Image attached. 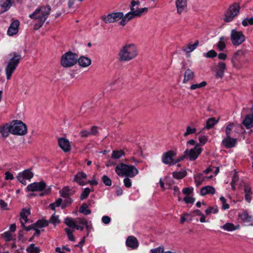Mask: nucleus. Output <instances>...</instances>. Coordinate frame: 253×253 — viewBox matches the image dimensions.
Returning <instances> with one entry per match:
<instances>
[{
	"mask_svg": "<svg viewBox=\"0 0 253 253\" xmlns=\"http://www.w3.org/2000/svg\"><path fill=\"white\" fill-rule=\"evenodd\" d=\"M50 10L51 7L49 5H42L37 8L33 13L29 15V17L36 21L34 29L38 30L43 25L50 14Z\"/></svg>",
	"mask_w": 253,
	"mask_h": 253,
	"instance_id": "nucleus-1",
	"label": "nucleus"
},
{
	"mask_svg": "<svg viewBox=\"0 0 253 253\" xmlns=\"http://www.w3.org/2000/svg\"><path fill=\"white\" fill-rule=\"evenodd\" d=\"M138 54V49L135 44L126 43L120 49L118 59L121 62H128L135 58Z\"/></svg>",
	"mask_w": 253,
	"mask_h": 253,
	"instance_id": "nucleus-2",
	"label": "nucleus"
},
{
	"mask_svg": "<svg viewBox=\"0 0 253 253\" xmlns=\"http://www.w3.org/2000/svg\"><path fill=\"white\" fill-rule=\"evenodd\" d=\"M140 5L139 1L132 0L130 3V11L127 13L121 19L120 24L125 26L130 19L135 17H140L143 13L148 11V8H138Z\"/></svg>",
	"mask_w": 253,
	"mask_h": 253,
	"instance_id": "nucleus-3",
	"label": "nucleus"
},
{
	"mask_svg": "<svg viewBox=\"0 0 253 253\" xmlns=\"http://www.w3.org/2000/svg\"><path fill=\"white\" fill-rule=\"evenodd\" d=\"M21 55L15 52L10 53L8 55V61L5 67V73L7 80H10L20 63Z\"/></svg>",
	"mask_w": 253,
	"mask_h": 253,
	"instance_id": "nucleus-4",
	"label": "nucleus"
},
{
	"mask_svg": "<svg viewBox=\"0 0 253 253\" xmlns=\"http://www.w3.org/2000/svg\"><path fill=\"white\" fill-rule=\"evenodd\" d=\"M115 172L121 177H134L139 173L138 169L133 165L120 163L115 168Z\"/></svg>",
	"mask_w": 253,
	"mask_h": 253,
	"instance_id": "nucleus-5",
	"label": "nucleus"
},
{
	"mask_svg": "<svg viewBox=\"0 0 253 253\" xmlns=\"http://www.w3.org/2000/svg\"><path fill=\"white\" fill-rule=\"evenodd\" d=\"M177 155L176 151L174 150H169L164 153L161 157V161L165 165L169 166H174L177 163L183 160L185 156H180L175 158Z\"/></svg>",
	"mask_w": 253,
	"mask_h": 253,
	"instance_id": "nucleus-6",
	"label": "nucleus"
},
{
	"mask_svg": "<svg viewBox=\"0 0 253 253\" xmlns=\"http://www.w3.org/2000/svg\"><path fill=\"white\" fill-rule=\"evenodd\" d=\"M77 59V54L71 51H68L62 55L60 64L64 68H70L76 64Z\"/></svg>",
	"mask_w": 253,
	"mask_h": 253,
	"instance_id": "nucleus-7",
	"label": "nucleus"
},
{
	"mask_svg": "<svg viewBox=\"0 0 253 253\" xmlns=\"http://www.w3.org/2000/svg\"><path fill=\"white\" fill-rule=\"evenodd\" d=\"M10 124L11 134L17 135H24L27 133V126L22 122L15 120Z\"/></svg>",
	"mask_w": 253,
	"mask_h": 253,
	"instance_id": "nucleus-8",
	"label": "nucleus"
},
{
	"mask_svg": "<svg viewBox=\"0 0 253 253\" xmlns=\"http://www.w3.org/2000/svg\"><path fill=\"white\" fill-rule=\"evenodd\" d=\"M240 9V6L239 3H234L231 5L226 12L225 13L224 21L226 22L232 21L234 18L238 15Z\"/></svg>",
	"mask_w": 253,
	"mask_h": 253,
	"instance_id": "nucleus-9",
	"label": "nucleus"
},
{
	"mask_svg": "<svg viewBox=\"0 0 253 253\" xmlns=\"http://www.w3.org/2000/svg\"><path fill=\"white\" fill-rule=\"evenodd\" d=\"M46 185L43 181L39 182H34L29 184L26 189L28 191H42L40 194L41 196H43L47 194L49 190L46 189Z\"/></svg>",
	"mask_w": 253,
	"mask_h": 253,
	"instance_id": "nucleus-10",
	"label": "nucleus"
},
{
	"mask_svg": "<svg viewBox=\"0 0 253 253\" xmlns=\"http://www.w3.org/2000/svg\"><path fill=\"white\" fill-rule=\"evenodd\" d=\"M230 38L232 44L235 46L241 45L245 41V37L242 32L235 29L231 30Z\"/></svg>",
	"mask_w": 253,
	"mask_h": 253,
	"instance_id": "nucleus-11",
	"label": "nucleus"
},
{
	"mask_svg": "<svg viewBox=\"0 0 253 253\" xmlns=\"http://www.w3.org/2000/svg\"><path fill=\"white\" fill-rule=\"evenodd\" d=\"M202 152V148L199 144H196L194 148L186 149L184 152L185 158H188L190 161L195 160Z\"/></svg>",
	"mask_w": 253,
	"mask_h": 253,
	"instance_id": "nucleus-12",
	"label": "nucleus"
},
{
	"mask_svg": "<svg viewBox=\"0 0 253 253\" xmlns=\"http://www.w3.org/2000/svg\"><path fill=\"white\" fill-rule=\"evenodd\" d=\"M123 16V13L122 12H112L107 15L102 16L101 19L105 23H110L118 21L121 20Z\"/></svg>",
	"mask_w": 253,
	"mask_h": 253,
	"instance_id": "nucleus-13",
	"label": "nucleus"
},
{
	"mask_svg": "<svg viewBox=\"0 0 253 253\" xmlns=\"http://www.w3.org/2000/svg\"><path fill=\"white\" fill-rule=\"evenodd\" d=\"M34 176V173L30 169H27L19 172L17 176V180L22 184H26V180L30 181Z\"/></svg>",
	"mask_w": 253,
	"mask_h": 253,
	"instance_id": "nucleus-14",
	"label": "nucleus"
},
{
	"mask_svg": "<svg viewBox=\"0 0 253 253\" xmlns=\"http://www.w3.org/2000/svg\"><path fill=\"white\" fill-rule=\"evenodd\" d=\"M126 247L131 250H136L139 246V242L136 237L133 236H129L126 241Z\"/></svg>",
	"mask_w": 253,
	"mask_h": 253,
	"instance_id": "nucleus-15",
	"label": "nucleus"
},
{
	"mask_svg": "<svg viewBox=\"0 0 253 253\" xmlns=\"http://www.w3.org/2000/svg\"><path fill=\"white\" fill-rule=\"evenodd\" d=\"M58 142L59 147L64 152L70 151L71 145L68 139L64 137H61L58 139Z\"/></svg>",
	"mask_w": 253,
	"mask_h": 253,
	"instance_id": "nucleus-16",
	"label": "nucleus"
},
{
	"mask_svg": "<svg viewBox=\"0 0 253 253\" xmlns=\"http://www.w3.org/2000/svg\"><path fill=\"white\" fill-rule=\"evenodd\" d=\"M86 178L87 175L84 172H80L75 175L74 180L80 185H84L86 184Z\"/></svg>",
	"mask_w": 253,
	"mask_h": 253,
	"instance_id": "nucleus-17",
	"label": "nucleus"
},
{
	"mask_svg": "<svg viewBox=\"0 0 253 253\" xmlns=\"http://www.w3.org/2000/svg\"><path fill=\"white\" fill-rule=\"evenodd\" d=\"M19 26V22L18 20L12 22L7 30V34L12 36L17 34L18 31Z\"/></svg>",
	"mask_w": 253,
	"mask_h": 253,
	"instance_id": "nucleus-18",
	"label": "nucleus"
},
{
	"mask_svg": "<svg viewBox=\"0 0 253 253\" xmlns=\"http://www.w3.org/2000/svg\"><path fill=\"white\" fill-rule=\"evenodd\" d=\"M175 4L177 11L179 14L186 11L187 0H176Z\"/></svg>",
	"mask_w": 253,
	"mask_h": 253,
	"instance_id": "nucleus-19",
	"label": "nucleus"
},
{
	"mask_svg": "<svg viewBox=\"0 0 253 253\" xmlns=\"http://www.w3.org/2000/svg\"><path fill=\"white\" fill-rule=\"evenodd\" d=\"M226 64L222 62H219L215 71V76L217 78H222L224 74V71L226 69Z\"/></svg>",
	"mask_w": 253,
	"mask_h": 253,
	"instance_id": "nucleus-20",
	"label": "nucleus"
},
{
	"mask_svg": "<svg viewBox=\"0 0 253 253\" xmlns=\"http://www.w3.org/2000/svg\"><path fill=\"white\" fill-rule=\"evenodd\" d=\"M236 142V139L231 138V136H226L223 139L222 144L226 148H230L235 146Z\"/></svg>",
	"mask_w": 253,
	"mask_h": 253,
	"instance_id": "nucleus-21",
	"label": "nucleus"
},
{
	"mask_svg": "<svg viewBox=\"0 0 253 253\" xmlns=\"http://www.w3.org/2000/svg\"><path fill=\"white\" fill-rule=\"evenodd\" d=\"M30 214V211L29 210L23 209L20 212V223L21 226H24L28 222V216Z\"/></svg>",
	"mask_w": 253,
	"mask_h": 253,
	"instance_id": "nucleus-22",
	"label": "nucleus"
},
{
	"mask_svg": "<svg viewBox=\"0 0 253 253\" xmlns=\"http://www.w3.org/2000/svg\"><path fill=\"white\" fill-rule=\"evenodd\" d=\"M77 62L79 65L82 67H86L89 66L91 63V59L85 56H81L78 58Z\"/></svg>",
	"mask_w": 253,
	"mask_h": 253,
	"instance_id": "nucleus-23",
	"label": "nucleus"
},
{
	"mask_svg": "<svg viewBox=\"0 0 253 253\" xmlns=\"http://www.w3.org/2000/svg\"><path fill=\"white\" fill-rule=\"evenodd\" d=\"M240 227L239 225H235L232 223H226L222 226H220V228L228 232H232L238 229Z\"/></svg>",
	"mask_w": 253,
	"mask_h": 253,
	"instance_id": "nucleus-24",
	"label": "nucleus"
},
{
	"mask_svg": "<svg viewBox=\"0 0 253 253\" xmlns=\"http://www.w3.org/2000/svg\"><path fill=\"white\" fill-rule=\"evenodd\" d=\"M195 77V74L190 69L188 68L185 72L183 83H186L189 81L192 80Z\"/></svg>",
	"mask_w": 253,
	"mask_h": 253,
	"instance_id": "nucleus-25",
	"label": "nucleus"
},
{
	"mask_svg": "<svg viewBox=\"0 0 253 253\" xmlns=\"http://www.w3.org/2000/svg\"><path fill=\"white\" fill-rule=\"evenodd\" d=\"M215 193L214 188L211 186H206L202 187L201 189L200 193L202 196H205L207 194L213 195Z\"/></svg>",
	"mask_w": 253,
	"mask_h": 253,
	"instance_id": "nucleus-26",
	"label": "nucleus"
},
{
	"mask_svg": "<svg viewBox=\"0 0 253 253\" xmlns=\"http://www.w3.org/2000/svg\"><path fill=\"white\" fill-rule=\"evenodd\" d=\"M243 124L248 129L253 127V115L249 114L247 115L243 122Z\"/></svg>",
	"mask_w": 253,
	"mask_h": 253,
	"instance_id": "nucleus-27",
	"label": "nucleus"
},
{
	"mask_svg": "<svg viewBox=\"0 0 253 253\" xmlns=\"http://www.w3.org/2000/svg\"><path fill=\"white\" fill-rule=\"evenodd\" d=\"M0 133L3 137H7L9 133H11L10 124H6L0 127Z\"/></svg>",
	"mask_w": 253,
	"mask_h": 253,
	"instance_id": "nucleus-28",
	"label": "nucleus"
},
{
	"mask_svg": "<svg viewBox=\"0 0 253 253\" xmlns=\"http://www.w3.org/2000/svg\"><path fill=\"white\" fill-rule=\"evenodd\" d=\"M244 190L245 193V200L248 203H250L252 200V191L251 187H250L249 185H245Z\"/></svg>",
	"mask_w": 253,
	"mask_h": 253,
	"instance_id": "nucleus-29",
	"label": "nucleus"
},
{
	"mask_svg": "<svg viewBox=\"0 0 253 253\" xmlns=\"http://www.w3.org/2000/svg\"><path fill=\"white\" fill-rule=\"evenodd\" d=\"M241 219L245 222L250 223L253 221V217L247 211H245L240 215Z\"/></svg>",
	"mask_w": 253,
	"mask_h": 253,
	"instance_id": "nucleus-30",
	"label": "nucleus"
},
{
	"mask_svg": "<svg viewBox=\"0 0 253 253\" xmlns=\"http://www.w3.org/2000/svg\"><path fill=\"white\" fill-rule=\"evenodd\" d=\"M199 45V41H196L194 43H189L183 47V50L186 53H190L195 50Z\"/></svg>",
	"mask_w": 253,
	"mask_h": 253,
	"instance_id": "nucleus-31",
	"label": "nucleus"
},
{
	"mask_svg": "<svg viewBox=\"0 0 253 253\" xmlns=\"http://www.w3.org/2000/svg\"><path fill=\"white\" fill-rule=\"evenodd\" d=\"M228 38L225 37H221L217 44V47L220 51L223 50L226 47L225 42L227 41Z\"/></svg>",
	"mask_w": 253,
	"mask_h": 253,
	"instance_id": "nucleus-32",
	"label": "nucleus"
},
{
	"mask_svg": "<svg viewBox=\"0 0 253 253\" xmlns=\"http://www.w3.org/2000/svg\"><path fill=\"white\" fill-rule=\"evenodd\" d=\"M65 223L66 225L70 227V229H74L77 225L76 219L70 217H67L65 219Z\"/></svg>",
	"mask_w": 253,
	"mask_h": 253,
	"instance_id": "nucleus-33",
	"label": "nucleus"
},
{
	"mask_svg": "<svg viewBox=\"0 0 253 253\" xmlns=\"http://www.w3.org/2000/svg\"><path fill=\"white\" fill-rule=\"evenodd\" d=\"M125 155V153L123 150H114L112 151L111 158L113 159H119Z\"/></svg>",
	"mask_w": 253,
	"mask_h": 253,
	"instance_id": "nucleus-34",
	"label": "nucleus"
},
{
	"mask_svg": "<svg viewBox=\"0 0 253 253\" xmlns=\"http://www.w3.org/2000/svg\"><path fill=\"white\" fill-rule=\"evenodd\" d=\"M187 174V172L185 170L180 171H175L172 173V176L177 179H181L184 178Z\"/></svg>",
	"mask_w": 253,
	"mask_h": 253,
	"instance_id": "nucleus-35",
	"label": "nucleus"
},
{
	"mask_svg": "<svg viewBox=\"0 0 253 253\" xmlns=\"http://www.w3.org/2000/svg\"><path fill=\"white\" fill-rule=\"evenodd\" d=\"M197 132L196 128L192 126H186V131L183 133V136L184 137H187L190 134H193L196 133Z\"/></svg>",
	"mask_w": 253,
	"mask_h": 253,
	"instance_id": "nucleus-36",
	"label": "nucleus"
},
{
	"mask_svg": "<svg viewBox=\"0 0 253 253\" xmlns=\"http://www.w3.org/2000/svg\"><path fill=\"white\" fill-rule=\"evenodd\" d=\"M194 179L196 186H199L201 185L203 182L205 180L206 177L202 174L199 173L195 176Z\"/></svg>",
	"mask_w": 253,
	"mask_h": 253,
	"instance_id": "nucleus-37",
	"label": "nucleus"
},
{
	"mask_svg": "<svg viewBox=\"0 0 253 253\" xmlns=\"http://www.w3.org/2000/svg\"><path fill=\"white\" fill-rule=\"evenodd\" d=\"M77 224L79 223L84 225L86 229L88 231L90 228L89 225H88V221L85 218L79 217L76 219Z\"/></svg>",
	"mask_w": 253,
	"mask_h": 253,
	"instance_id": "nucleus-38",
	"label": "nucleus"
},
{
	"mask_svg": "<svg viewBox=\"0 0 253 253\" xmlns=\"http://www.w3.org/2000/svg\"><path fill=\"white\" fill-rule=\"evenodd\" d=\"M12 2L10 0H1L0 6L3 8L4 11H7L11 6Z\"/></svg>",
	"mask_w": 253,
	"mask_h": 253,
	"instance_id": "nucleus-39",
	"label": "nucleus"
},
{
	"mask_svg": "<svg viewBox=\"0 0 253 253\" xmlns=\"http://www.w3.org/2000/svg\"><path fill=\"white\" fill-rule=\"evenodd\" d=\"M79 212L85 215L90 214L91 211L88 209V205L86 204H83L79 209Z\"/></svg>",
	"mask_w": 253,
	"mask_h": 253,
	"instance_id": "nucleus-40",
	"label": "nucleus"
},
{
	"mask_svg": "<svg viewBox=\"0 0 253 253\" xmlns=\"http://www.w3.org/2000/svg\"><path fill=\"white\" fill-rule=\"evenodd\" d=\"M49 221L45 220H39L35 224L34 226L37 228H42L48 225Z\"/></svg>",
	"mask_w": 253,
	"mask_h": 253,
	"instance_id": "nucleus-41",
	"label": "nucleus"
},
{
	"mask_svg": "<svg viewBox=\"0 0 253 253\" xmlns=\"http://www.w3.org/2000/svg\"><path fill=\"white\" fill-rule=\"evenodd\" d=\"M74 230V229H70L69 228H66L65 229V231L68 236L69 240L72 242L75 241V238L73 235Z\"/></svg>",
	"mask_w": 253,
	"mask_h": 253,
	"instance_id": "nucleus-42",
	"label": "nucleus"
},
{
	"mask_svg": "<svg viewBox=\"0 0 253 253\" xmlns=\"http://www.w3.org/2000/svg\"><path fill=\"white\" fill-rule=\"evenodd\" d=\"M26 251L29 253H39L40 251L39 248L35 247L34 244H31L26 249Z\"/></svg>",
	"mask_w": 253,
	"mask_h": 253,
	"instance_id": "nucleus-43",
	"label": "nucleus"
},
{
	"mask_svg": "<svg viewBox=\"0 0 253 253\" xmlns=\"http://www.w3.org/2000/svg\"><path fill=\"white\" fill-rule=\"evenodd\" d=\"M207 84V83L205 81H203L200 84H192L190 87V89L191 90H195L198 88H200L203 87H205Z\"/></svg>",
	"mask_w": 253,
	"mask_h": 253,
	"instance_id": "nucleus-44",
	"label": "nucleus"
},
{
	"mask_svg": "<svg viewBox=\"0 0 253 253\" xmlns=\"http://www.w3.org/2000/svg\"><path fill=\"white\" fill-rule=\"evenodd\" d=\"M217 123V121L214 118H210L207 121L206 127L207 128L210 129L212 127Z\"/></svg>",
	"mask_w": 253,
	"mask_h": 253,
	"instance_id": "nucleus-45",
	"label": "nucleus"
},
{
	"mask_svg": "<svg viewBox=\"0 0 253 253\" xmlns=\"http://www.w3.org/2000/svg\"><path fill=\"white\" fill-rule=\"evenodd\" d=\"M164 182L166 186H168L167 188L171 189L172 186L174 184V181L169 177L166 176L164 177Z\"/></svg>",
	"mask_w": 253,
	"mask_h": 253,
	"instance_id": "nucleus-46",
	"label": "nucleus"
},
{
	"mask_svg": "<svg viewBox=\"0 0 253 253\" xmlns=\"http://www.w3.org/2000/svg\"><path fill=\"white\" fill-rule=\"evenodd\" d=\"M49 223H51L53 224L54 225H56L58 224L60 222V220L59 219V216L58 215L53 214L51 217L50 218L49 220Z\"/></svg>",
	"mask_w": 253,
	"mask_h": 253,
	"instance_id": "nucleus-47",
	"label": "nucleus"
},
{
	"mask_svg": "<svg viewBox=\"0 0 253 253\" xmlns=\"http://www.w3.org/2000/svg\"><path fill=\"white\" fill-rule=\"evenodd\" d=\"M242 24L244 27H247L249 25H253V17H250V18H244L242 22Z\"/></svg>",
	"mask_w": 253,
	"mask_h": 253,
	"instance_id": "nucleus-48",
	"label": "nucleus"
},
{
	"mask_svg": "<svg viewBox=\"0 0 253 253\" xmlns=\"http://www.w3.org/2000/svg\"><path fill=\"white\" fill-rule=\"evenodd\" d=\"M238 175L237 172H235L233 176L232 180L231 183V187L233 190H235L236 182L238 181Z\"/></svg>",
	"mask_w": 253,
	"mask_h": 253,
	"instance_id": "nucleus-49",
	"label": "nucleus"
},
{
	"mask_svg": "<svg viewBox=\"0 0 253 253\" xmlns=\"http://www.w3.org/2000/svg\"><path fill=\"white\" fill-rule=\"evenodd\" d=\"M172 190H173V195L174 196H176L178 198V201H180L181 200V198L180 197V191L179 188L177 186H174L172 187Z\"/></svg>",
	"mask_w": 253,
	"mask_h": 253,
	"instance_id": "nucleus-50",
	"label": "nucleus"
},
{
	"mask_svg": "<svg viewBox=\"0 0 253 253\" xmlns=\"http://www.w3.org/2000/svg\"><path fill=\"white\" fill-rule=\"evenodd\" d=\"M218 210L217 206L209 207L205 211V212L207 214H210L211 213L216 214L218 212Z\"/></svg>",
	"mask_w": 253,
	"mask_h": 253,
	"instance_id": "nucleus-51",
	"label": "nucleus"
},
{
	"mask_svg": "<svg viewBox=\"0 0 253 253\" xmlns=\"http://www.w3.org/2000/svg\"><path fill=\"white\" fill-rule=\"evenodd\" d=\"M62 202V200L60 198L57 199L55 202L50 204L49 207L53 211H55L56 207H58L60 206Z\"/></svg>",
	"mask_w": 253,
	"mask_h": 253,
	"instance_id": "nucleus-52",
	"label": "nucleus"
},
{
	"mask_svg": "<svg viewBox=\"0 0 253 253\" xmlns=\"http://www.w3.org/2000/svg\"><path fill=\"white\" fill-rule=\"evenodd\" d=\"M217 55L216 52L214 50H211L208 52L203 53V56L207 58H213Z\"/></svg>",
	"mask_w": 253,
	"mask_h": 253,
	"instance_id": "nucleus-53",
	"label": "nucleus"
},
{
	"mask_svg": "<svg viewBox=\"0 0 253 253\" xmlns=\"http://www.w3.org/2000/svg\"><path fill=\"white\" fill-rule=\"evenodd\" d=\"M90 192V190L88 188H85L83 191L81 195L80 198L81 200H84L86 199L88 196L89 193Z\"/></svg>",
	"mask_w": 253,
	"mask_h": 253,
	"instance_id": "nucleus-54",
	"label": "nucleus"
},
{
	"mask_svg": "<svg viewBox=\"0 0 253 253\" xmlns=\"http://www.w3.org/2000/svg\"><path fill=\"white\" fill-rule=\"evenodd\" d=\"M69 193L70 190L67 187H64L60 191L61 196L64 198L67 197L69 195Z\"/></svg>",
	"mask_w": 253,
	"mask_h": 253,
	"instance_id": "nucleus-55",
	"label": "nucleus"
},
{
	"mask_svg": "<svg viewBox=\"0 0 253 253\" xmlns=\"http://www.w3.org/2000/svg\"><path fill=\"white\" fill-rule=\"evenodd\" d=\"M126 162H130V163H134L135 165L141 162V161L139 160V159L135 156H133L129 158V159H126L125 160Z\"/></svg>",
	"mask_w": 253,
	"mask_h": 253,
	"instance_id": "nucleus-56",
	"label": "nucleus"
},
{
	"mask_svg": "<svg viewBox=\"0 0 253 253\" xmlns=\"http://www.w3.org/2000/svg\"><path fill=\"white\" fill-rule=\"evenodd\" d=\"M194 188L192 187L184 188L182 192L183 194L188 196L193 192Z\"/></svg>",
	"mask_w": 253,
	"mask_h": 253,
	"instance_id": "nucleus-57",
	"label": "nucleus"
},
{
	"mask_svg": "<svg viewBox=\"0 0 253 253\" xmlns=\"http://www.w3.org/2000/svg\"><path fill=\"white\" fill-rule=\"evenodd\" d=\"M130 178L129 177H125L124 179V185L126 188H130L132 185V181Z\"/></svg>",
	"mask_w": 253,
	"mask_h": 253,
	"instance_id": "nucleus-58",
	"label": "nucleus"
},
{
	"mask_svg": "<svg viewBox=\"0 0 253 253\" xmlns=\"http://www.w3.org/2000/svg\"><path fill=\"white\" fill-rule=\"evenodd\" d=\"M102 180L103 183L106 186H111L112 185V180L107 175H103L102 176Z\"/></svg>",
	"mask_w": 253,
	"mask_h": 253,
	"instance_id": "nucleus-59",
	"label": "nucleus"
},
{
	"mask_svg": "<svg viewBox=\"0 0 253 253\" xmlns=\"http://www.w3.org/2000/svg\"><path fill=\"white\" fill-rule=\"evenodd\" d=\"M220 200L222 204L223 209L227 210L229 208V205L228 204L226 203V200L224 197L221 196L220 197Z\"/></svg>",
	"mask_w": 253,
	"mask_h": 253,
	"instance_id": "nucleus-60",
	"label": "nucleus"
},
{
	"mask_svg": "<svg viewBox=\"0 0 253 253\" xmlns=\"http://www.w3.org/2000/svg\"><path fill=\"white\" fill-rule=\"evenodd\" d=\"M234 125L233 123L229 124L226 128L225 132L226 136H230V132L231 130L233 129Z\"/></svg>",
	"mask_w": 253,
	"mask_h": 253,
	"instance_id": "nucleus-61",
	"label": "nucleus"
},
{
	"mask_svg": "<svg viewBox=\"0 0 253 253\" xmlns=\"http://www.w3.org/2000/svg\"><path fill=\"white\" fill-rule=\"evenodd\" d=\"M183 201L186 204H193L195 202V199L189 196H186L184 198Z\"/></svg>",
	"mask_w": 253,
	"mask_h": 253,
	"instance_id": "nucleus-62",
	"label": "nucleus"
},
{
	"mask_svg": "<svg viewBox=\"0 0 253 253\" xmlns=\"http://www.w3.org/2000/svg\"><path fill=\"white\" fill-rule=\"evenodd\" d=\"M151 253H164V250L163 248H161L160 247H158L155 249H153L150 250Z\"/></svg>",
	"mask_w": 253,
	"mask_h": 253,
	"instance_id": "nucleus-63",
	"label": "nucleus"
},
{
	"mask_svg": "<svg viewBox=\"0 0 253 253\" xmlns=\"http://www.w3.org/2000/svg\"><path fill=\"white\" fill-rule=\"evenodd\" d=\"M2 236L6 241H10L12 240V236L10 232H5L2 234Z\"/></svg>",
	"mask_w": 253,
	"mask_h": 253,
	"instance_id": "nucleus-64",
	"label": "nucleus"
}]
</instances>
